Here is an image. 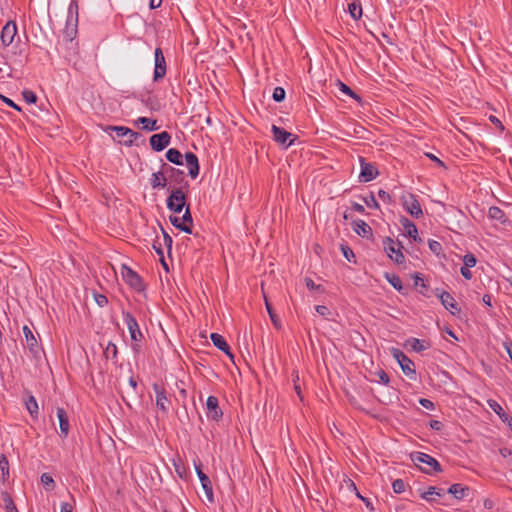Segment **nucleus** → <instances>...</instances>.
<instances>
[{
  "instance_id": "nucleus-1",
  "label": "nucleus",
  "mask_w": 512,
  "mask_h": 512,
  "mask_svg": "<svg viewBox=\"0 0 512 512\" xmlns=\"http://www.w3.org/2000/svg\"><path fill=\"white\" fill-rule=\"evenodd\" d=\"M412 461L426 474L441 472L440 463L429 454L423 452H414L411 454Z\"/></svg>"
},
{
  "instance_id": "nucleus-2",
  "label": "nucleus",
  "mask_w": 512,
  "mask_h": 512,
  "mask_svg": "<svg viewBox=\"0 0 512 512\" xmlns=\"http://www.w3.org/2000/svg\"><path fill=\"white\" fill-rule=\"evenodd\" d=\"M383 248L387 253L388 257L396 264H403L405 262V256L402 253V244L399 241H394L390 237L383 239Z\"/></svg>"
},
{
  "instance_id": "nucleus-3",
  "label": "nucleus",
  "mask_w": 512,
  "mask_h": 512,
  "mask_svg": "<svg viewBox=\"0 0 512 512\" xmlns=\"http://www.w3.org/2000/svg\"><path fill=\"white\" fill-rule=\"evenodd\" d=\"M108 129L114 131L117 138H125L123 141L119 142L127 147L132 146L137 143L139 139L143 138L141 133L135 132L125 126H109Z\"/></svg>"
},
{
  "instance_id": "nucleus-4",
  "label": "nucleus",
  "mask_w": 512,
  "mask_h": 512,
  "mask_svg": "<svg viewBox=\"0 0 512 512\" xmlns=\"http://www.w3.org/2000/svg\"><path fill=\"white\" fill-rule=\"evenodd\" d=\"M167 208L174 213H181L186 205V195L182 187L175 188L166 200Z\"/></svg>"
},
{
  "instance_id": "nucleus-5",
  "label": "nucleus",
  "mask_w": 512,
  "mask_h": 512,
  "mask_svg": "<svg viewBox=\"0 0 512 512\" xmlns=\"http://www.w3.org/2000/svg\"><path fill=\"white\" fill-rule=\"evenodd\" d=\"M392 355L399 363L403 373L411 379H414L416 376V371L413 368L414 363L412 360L404 352L396 348L392 350Z\"/></svg>"
},
{
  "instance_id": "nucleus-6",
  "label": "nucleus",
  "mask_w": 512,
  "mask_h": 512,
  "mask_svg": "<svg viewBox=\"0 0 512 512\" xmlns=\"http://www.w3.org/2000/svg\"><path fill=\"white\" fill-rule=\"evenodd\" d=\"M121 273L123 280L135 291L141 292L145 289L142 278L130 267L123 265Z\"/></svg>"
},
{
  "instance_id": "nucleus-7",
  "label": "nucleus",
  "mask_w": 512,
  "mask_h": 512,
  "mask_svg": "<svg viewBox=\"0 0 512 512\" xmlns=\"http://www.w3.org/2000/svg\"><path fill=\"white\" fill-rule=\"evenodd\" d=\"M123 320L127 325L131 340L133 342H141L144 339V335L139 328V324L136 318L128 311H122Z\"/></svg>"
},
{
  "instance_id": "nucleus-8",
  "label": "nucleus",
  "mask_w": 512,
  "mask_h": 512,
  "mask_svg": "<svg viewBox=\"0 0 512 512\" xmlns=\"http://www.w3.org/2000/svg\"><path fill=\"white\" fill-rule=\"evenodd\" d=\"M162 169H164L167 181L169 180L171 183L180 185V187L182 184L188 186V182L185 180V173L183 170L170 166L165 162L162 163Z\"/></svg>"
},
{
  "instance_id": "nucleus-9",
  "label": "nucleus",
  "mask_w": 512,
  "mask_h": 512,
  "mask_svg": "<svg viewBox=\"0 0 512 512\" xmlns=\"http://www.w3.org/2000/svg\"><path fill=\"white\" fill-rule=\"evenodd\" d=\"M197 476L209 502L214 501L213 488L210 478L202 471V464L199 461L194 463Z\"/></svg>"
},
{
  "instance_id": "nucleus-10",
  "label": "nucleus",
  "mask_w": 512,
  "mask_h": 512,
  "mask_svg": "<svg viewBox=\"0 0 512 512\" xmlns=\"http://www.w3.org/2000/svg\"><path fill=\"white\" fill-rule=\"evenodd\" d=\"M154 56H155V68H154L153 80L155 82H157L166 75V61H165V57L163 55L162 49L160 47H157L155 49Z\"/></svg>"
},
{
  "instance_id": "nucleus-11",
  "label": "nucleus",
  "mask_w": 512,
  "mask_h": 512,
  "mask_svg": "<svg viewBox=\"0 0 512 512\" xmlns=\"http://www.w3.org/2000/svg\"><path fill=\"white\" fill-rule=\"evenodd\" d=\"M149 142L154 151L160 152L169 146L171 142V135L167 131H162L161 133L152 135Z\"/></svg>"
},
{
  "instance_id": "nucleus-12",
  "label": "nucleus",
  "mask_w": 512,
  "mask_h": 512,
  "mask_svg": "<svg viewBox=\"0 0 512 512\" xmlns=\"http://www.w3.org/2000/svg\"><path fill=\"white\" fill-rule=\"evenodd\" d=\"M403 206L414 218H420L423 215L420 202L414 194H409L407 197H403Z\"/></svg>"
},
{
  "instance_id": "nucleus-13",
  "label": "nucleus",
  "mask_w": 512,
  "mask_h": 512,
  "mask_svg": "<svg viewBox=\"0 0 512 512\" xmlns=\"http://www.w3.org/2000/svg\"><path fill=\"white\" fill-rule=\"evenodd\" d=\"M206 414L207 418L213 421H219L223 417V412L219 407L218 398L215 396H209L206 401Z\"/></svg>"
},
{
  "instance_id": "nucleus-14",
  "label": "nucleus",
  "mask_w": 512,
  "mask_h": 512,
  "mask_svg": "<svg viewBox=\"0 0 512 512\" xmlns=\"http://www.w3.org/2000/svg\"><path fill=\"white\" fill-rule=\"evenodd\" d=\"M360 164L361 172L359 177L361 182H370L378 176L377 168L372 163L366 162L363 157H360Z\"/></svg>"
},
{
  "instance_id": "nucleus-15",
  "label": "nucleus",
  "mask_w": 512,
  "mask_h": 512,
  "mask_svg": "<svg viewBox=\"0 0 512 512\" xmlns=\"http://www.w3.org/2000/svg\"><path fill=\"white\" fill-rule=\"evenodd\" d=\"M272 133L274 140L278 144L284 145L286 148L291 146L294 140L296 139V137L290 139L293 136V134L286 131L284 128L278 127L276 125H272Z\"/></svg>"
},
{
  "instance_id": "nucleus-16",
  "label": "nucleus",
  "mask_w": 512,
  "mask_h": 512,
  "mask_svg": "<svg viewBox=\"0 0 512 512\" xmlns=\"http://www.w3.org/2000/svg\"><path fill=\"white\" fill-rule=\"evenodd\" d=\"M17 35V25L14 21H8L1 31V43L4 47L12 44L15 36Z\"/></svg>"
},
{
  "instance_id": "nucleus-17",
  "label": "nucleus",
  "mask_w": 512,
  "mask_h": 512,
  "mask_svg": "<svg viewBox=\"0 0 512 512\" xmlns=\"http://www.w3.org/2000/svg\"><path fill=\"white\" fill-rule=\"evenodd\" d=\"M153 390L156 394V406L159 410H161L164 414H167L168 411H169V407H168V404L170 403V401L168 400L167 396H166V391L165 389L157 384V383H154L153 384Z\"/></svg>"
},
{
  "instance_id": "nucleus-18",
  "label": "nucleus",
  "mask_w": 512,
  "mask_h": 512,
  "mask_svg": "<svg viewBox=\"0 0 512 512\" xmlns=\"http://www.w3.org/2000/svg\"><path fill=\"white\" fill-rule=\"evenodd\" d=\"M23 333H24L25 343H26V346L29 349V351L35 356L38 355V353L41 350V347L38 343L36 336L33 334L32 330L27 325H25V326H23Z\"/></svg>"
},
{
  "instance_id": "nucleus-19",
  "label": "nucleus",
  "mask_w": 512,
  "mask_h": 512,
  "mask_svg": "<svg viewBox=\"0 0 512 512\" xmlns=\"http://www.w3.org/2000/svg\"><path fill=\"white\" fill-rule=\"evenodd\" d=\"M400 223L404 228L406 235L411 238L414 242L421 243L422 239L418 236L417 226L408 218L402 217Z\"/></svg>"
},
{
  "instance_id": "nucleus-20",
  "label": "nucleus",
  "mask_w": 512,
  "mask_h": 512,
  "mask_svg": "<svg viewBox=\"0 0 512 512\" xmlns=\"http://www.w3.org/2000/svg\"><path fill=\"white\" fill-rule=\"evenodd\" d=\"M185 160L187 167L189 169V176L192 179H195L199 175L200 166H199V160L196 154L193 152H187L185 153Z\"/></svg>"
},
{
  "instance_id": "nucleus-21",
  "label": "nucleus",
  "mask_w": 512,
  "mask_h": 512,
  "mask_svg": "<svg viewBox=\"0 0 512 512\" xmlns=\"http://www.w3.org/2000/svg\"><path fill=\"white\" fill-rule=\"evenodd\" d=\"M210 339L215 347L225 353L229 358L233 359L234 355L231 352L230 346L222 335L218 333H211Z\"/></svg>"
},
{
  "instance_id": "nucleus-22",
  "label": "nucleus",
  "mask_w": 512,
  "mask_h": 512,
  "mask_svg": "<svg viewBox=\"0 0 512 512\" xmlns=\"http://www.w3.org/2000/svg\"><path fill=\"white\" fill-rule=\"evenodd\" d=\"M57 417L59 420V427H60V436L62 438H66L68 436L69 430H70V424L68 415L64 408H57Z\"/></svg>"
},
{
  "instance_id": "nucleus-23",
  "label": "nucleus",
  "mask_w": 512,
  "mask_h": 512,
  "mask_svg": "<svg viewBox=\"0 0 512 512\" xmlns=\"http://www.w3.org/2000/svg\"><path fill=\"white\" fill-rule=\"evenodd\" d=\"M352 228L357 235L363 238H370L373 235L372 228L364 220H354Z\"/></svg>"
},
{
  "instance_id": "nucleus-24",
  "label": "nucleus",
  "mask_w": 512,
  "mask_h": 512,
  "mask_svg": "<svg viewBox=\"0 0 512 512\" xmlns=\"http://www.w3.org/2000/svg\"><path fill=\"white\" fill-rule=\"evenodd\" d=\"M439 299L442 305L452 314L460 312V308H458L457 302L449 292L441 293V295H439Z\"/></svg>"
},
{
  "instance_id": "nucleus-25",
  "label": "nucleus",
  "mask_w": 512,
  "mask_h": 512,
  "mask_svg": "<svg viewBox=\"0 0 512 512\" xmlns=\"http://www.w3.org/2000/svg\"><path fill=\"white\" fill-rule=\"evenodd\" d=\"M150 185L153 189H164L167 187V177L164 173V169L161 168L160 171L155 172L151 175Z\"/></svg>"
},
{
  "instance_id": "nucleus-26",
  "label": "nucleus",
  "mask_w": 512,
  "mask_h": 512,
  "mask_svg": "<svg viewBox=\"0 0 512 512\" xmlns=\"http://www.w3.org/2000/svg\"><path fill=\"white\" fill-rule=\"evenodd\" d=\"M103 355L106 360H111L114 364L118 363V348L116 344L112 341H109L105 347Z\"/></svg>"
},
{
  "instance_id": "nucleus-27",
  "label": "nucleus",
  "mask_w": 512,
  "mask_h": 512,
  "mask_svg": "<svg viewBox=\"0 0 512 512\" xmlns=\"http://www.w3.org/2000/svg\"><path fill=\"white\" fill-rule=\"evenodd\" d=\"M470 489L468 486L462 485V484H453L449 487L448 493L453 495L456 499L461 500L465 498Z\"/></svg>"
},
{
  "instance_id": "nucleus-28",
  "label": "nucleus",
  "mask_w": 512,
  "mask_h": 512,
  "mask_svg": "<svg viewBox=\"0 0 512 512\" xmlns=\"http://www.w3.org/2000/svg\"><path fill=\"white\" fill-rule=\"evenodd\" d=\"M166 159L175 165H183V155L176 148H170L167 150Z\"/></svg>"
},
{
  "instance_id": "nucleus-29",
  "label": "nucleus",
  "mask_w": 512,
  "mask_h": 512,
  "mask_svg": "<svg viewBox=\"0 0 512 512\" xmlns=\"http://www.w3.org/2000/svg\"><path fill=\"white\" fill-rule=\"evenodd\" d=\"M407 343L411 346L415 352H422L430 348V343L426 340H420L418 338H410Z\"/></svg>"
},
{
  "instance_id": "nucleus-30",
  "label": "nucleus",
  "mask_w": 512,
  "mask_h": 512,
  "mask_svg": "<svg viewBox=\"0 0 512 512\" xmlns=\"http://www.w3.org/2000/svg\"><path fill=\"white\" fill-rule=\"evenodd\" d=\"M385 279L393 286L394 289L402 294H405L402 280L398 275L385 273Z\"/></svg>"
},
{
  "instance_id": "nucleus-31",
  "label": "nucleus",
  "mask_w": 512,
  "mask_h": 512,
  "mask_svg": "<svg viewBox=\"0 0 512 512\" xmlns=\"http://www.w3.org/2000/svg\"><path fill=\"white\" fill-rule=\"evenodd\" d=\"M136 123L141 124L142 128L147 131H156L159 129L156 119H151V118H147V117H139L137 119Z\"/></svg>"
},
{
  "instance_id": "nucleus-32",
  "label": "nucleus",
  "mask_w": 512,
  "mask_h": 512,
  "mask_svg": "<svg viewBox=\"0 0 512 512\" xmlns=\"http://www.w3.org/2000/svg\"><path fill=\"white\" fill-rule=\"evenodd\" d=\"M9 478V461L7 457L2 454L0 456V482L5 483Z\"/></svg>"
},
{
  "instance_id": "nucleus-33",
  "label": "nucleus",
  "mask_w": 512,
  "mask_h": 512,
  "mask_svg": "<svg viewBox=\"0 0 512 512\" xmlns=\"http://www.w3.org/2000/svg\"><path fill=\"white\" fill-rule=\"evenodd\" d=\"M488 216L489 218L497 220L500 223H505L507 221L504 211L497 206H492L489 208Z\"/></svg>"
},
{
  "instance_id": "nucleus-34",
  "label": "nucleus",
  "mask_w": 512,
  "mask_h": 512,
  "mask_svg": "<svg viewBox=\"0 0 512 512\" xmlns=\"http://www.w3.org/2000/svg\"><path fill=\"white\" fill-rule=\"evenodd\" d=\"M25 406L31 417L36 418L38 416V403L33 395L25 400Z\"/></svg>"
},
{
  "instance_id": "nucleus-35",
  "label": "nucleus",
  "mask_w": 512,
  "mask_h": 512,
  "mask_svg": "<svg viewBox=\"0 0 512 512\" xmlns=\"http://www.w3.org/2000/svg\"><path fill=\"white\" fill-rule=\"evenodd\" d=\"M170 222L172 223V225L174 227H176L180 231H183V232L188 233V234L192 233V229L190 228V226L185 224V223H182L181 217H179V216H170Z\"/></svg>"
},
{
  "instance_id": "nucleus-36",
  "label": "nucleus",
  "mask_w": 512,
  "mask_h": 512,
  "mask_svg": "<svg viewBox=\"0 0 512 512\" xmlns=\"http://www.w3.org/2000/svg\"><path fill=\"white\" fill-rule=\"evenodd\" d=\"M349 13L351 17L355 20H358L362 16V7L360 2H352L348 6Z\"/></svg>"
},
{
  "instance_id": "nucleus-37",
  "label": "nucleus",
  "mask_w": 512,
  "mask_h": 512,
  "mask_svg": "<svg viewBox=\"0 0 512 512\" xmlns=\"http://www.w3.org/2000/svg\"><path fill=\"white\" fill-rule=\"evenodd\" d=\"M265 306H266L267 312H268V314L270 316V319H271L273 325L276 328H280V319L277 316V314L274 312V310L272 308V305L268 302L266 297H265Z\"/></svg>"
},
{
  "instance_id": "nucleus-38",
  "label": "nucleus",
  "mask_w": 512,
  "mask_h": 512,
  "mask_svg": "<svg viewBox=\"0 0 512 512\" xmlns=\"http://www.w3.org/2000/svg\"><path fill=\"white\" fill-rule=\"evenodd\" d=\"M40 479L47 491H51L55 488V481L49 473H43Z\"/></svg>"
},
{
  "instance_id": "nucleus-39",
  "label": "nucleus",
  "mask_w": 512,
  "mask_h": 512,
  "mask_svg": "<svg viewBox=\"0 0 512 512\" xmlns=\"http://www.w3.org/2000/svg\"><path fill=\"white\" fill-rule=\"evenodd\" d=\"M414 279H415V285L418 286L420 285L421 286V290H419V292L425 296V297H429V295L427 294V288L428 286L426 285V283L424 282V279L422 277V274L420 273H415L414 275Z\"/></svg>"
},
{
  "instance_id": "nucleus-40",
  "label": "nucleus",
  "mask_w": 512,
  "mask_h": 512,
  "mask_svg": "<svg viewBox=\"0 0 512 512\" xmlns=\"http://www.w3.org/2000/svg\"><path fill=\"white\" fill-rule=\"evenodd\" d=\"M430 495H437L439 497L442 496V489H438L436 487H429L427 491L423 492L421 494V498L427 501H431L432 498H430Z\"/></svg>"
},
{
  "instance_id": "nucleus-41",
  "label": "nucleus",
  "mask_w": 512,
  "mask_h": 512,
  "mask_svg": "<svg viewBox=\"0 0 512 512\" xmlns=\"http://www.w3.org/2000/svg\"><path fill=\"white\" fill-rule=\"evenodd\" d=\"M487 403L489 407L499 416L500 419L504 417L506 413L504 412L503 408L497 401L489 399Z\"/></svg>"
},
{
  "instance_id": "nucleus-42",
  "label": "nucleus",
  "mask_w": 512,
  "mask_h": 512,
  "mask_svg": "<svg viewBox=\"0 0 512 512\" xmlns=\"http://www.w3.org/2000/svg\"><path fill=\"white\" fill-rule=\"evenodd\" d=\"M340 249L343 253V256L349 261V262H356L355 261V254L353 250L346 244H341Z\"/></svg>"
},
{
  "instance_id": "nucleus-43",
  "label": "nucleus",
  "mask_w": 512,
  "mask_h": 512,
  "mask_svg": "<svg viewBox=\"0 0 512 512\" xmlns=\"http://www.w3.org/2000/svg\"><path fill=\"white\" fill-rule=\"evenodd\" d=\"M339 89L341 92H343L346 95H349L351 98L360 101V97L346 84L339 81Z\"/></svg>"
},
{
  "instance_id": "nucleus-44",
  "label": "nucleus",
  "mask_w": 512,
  "mask_h": 512,
  "mask_svg": "<svg viewBox=\"0 0 512 512\" xmlns=\"http://www.w3.org/2000/svg\"><path fill=\"white\" fill-rule=\"evenodd\" d=\"M3 501L5 502V508L7 512H18L13 500L10 498L8 493L3 494Z\"/></svg>"
},
{
  "instance_id": "nucleus-45",
  "label": "nucleus",
  "mask_w": 512,
  "mask_h": 512,
  "mask_svg": "<svg viewBox=\"0 0 512 512\" xmlns=\"http://www.w3.org/2000/svg\"><path fill=\"white\" fill-rule=\"evenodd\" d=\"M394 493L401 494L406 490V484L402 479H396L392 483Z\"/></svg>"
},
{
  "instance_id": "nucleus-46",
  "label": "nucleus",
  "mask_w": 512,
  "mask_h": 512,
  "mask_svg": "<svg viewBox=\"0 0 512 512\" xmlns=\"http://www.w3.org/2000/svg\"><path fill=\"white\" fill-rule=\"evenodd\" d=\"M286 92L282 87H276L273 91L272 98L275 102H282L285 99Z\"/></svg>"
},
{
  "instance_id": "nucleus-47",
  "label": "nucleus",
  "mask_w": 512,
  "mask_h": 512,
  "mask_svg": "<svg viewBox=\"0 0 512 512\" xmlns=\"http://www.w3.org/2000/svg\"><path fill=\"white\" fill-rule=\"evenodd\" d=\"M374 375L378 377V382L388 385L390 382V378L388 374L383 369H378L374 372Z\"/></svg>"
},
{
  "instance_id": "nucleus-48",
  "label": "nucleus",
  "mask_w": 512,
  "mask_h": 512,
  "mask_svg": "<svg viewBox=\"0 0 512 512\" xmlns=\"http://www.w3.org/2000/svg\"><path fill=\"white\" fill-rule=\"evenodd\" d=\"M24 100L29 104H35L37 102V95L31 90H24L22 92Z\"/></svg>"
},
{
  "instance_id": "nucleus-49",
  "label": "nucleus",
  "mask_w": 512,
  "mask_h": 512,
  "mask_svg": "<svg viewBox=\"0 0 512 512\" xmlns=\"http://www.w3.org/2000/svg\"><path fill=\"white\" fill-rule=\"evenodd\" d=\"M428 245H429V249L435 254V255H440L443 248H442V245L440 242L436 241V240H432L430 239L429 242H428Z\"/></svg>"
},
{
  "instance_id": "nucleus-50",
  "label": "nucleus",
  "mask_w": 512,
  "mask_h": 512,
  "mask_svg": "<svg viewBox=\"0 0 512 512\" xmlns=\"http://www.w3.org/2000/svg\"><path fill=\"white\" fill-rule=\"evenodd\" d=\"M463 263H464V266L472 268V267H474L476 265L477 259H476L474 254L467 253L463 257Z\"/></svg>"
},
{
  "instance_id": "nucleus-51",
  "label": "nucleus",
  "mask_w": 512,
  "mask_h": 512,
  "mask_svg": "<svg viewBox=\"0 0 512 512\" xmlns=\"http://www.w3.org/2000/svg\"><path fill=\"white\" fill-rule=\"evenodd\" d=\"M364 202L369 208L379 209V203L377 202L373 193L365 197Z\"/></svg>"
},
{
  "instance_id": "nucleus-52",
  "label": "nucleus",
  "mask_w": 512,
  "mask_h": 512,
  "mask_svg": "<svg viewBox=\"0 0 512 512\" xmlns=\"http://www.w3.org/2000/svg\"><path fill=\"white\" fill-rule=\"evenodd\" d=\"M161 230L163 233L164 245L167 248L168 254H170L171 250H172V244H173L172 237L162 227H161Z\"/></svg>"
},
{
  "instance_id": "nucleus-53",
  "label": "nucleus",
  "mask_w": 512,
  "mask_h": 512,
  "mask_svg": "<svg viewBox=\"0 0 512 512\" xmlns=\"http://www.w3.org/2000/svg\"><path fill=\"white\" fill-rule=\"evenodd\" d=\"M181 221H182V223L189 225L190 228L192 229L193 218H192L189 206L186 207V210H185L183 216L181 217Z\"/></svg>"
},
{
  "instance_id": "nucleus-54",
  "label": "nucleus",
  "mask_w": 512,
  "mask_h": 512,
  "mask_svg": "<svg viewBox=\"0 0 512 512\" xmlns=\"http://www.w3.org/2000/svg\"><path fill=\"white\" fill-rule=\"evenodd\" d=\"M67 16L78 18V2L76 0L70 2Z\"/></svg>"
},
{
  "instance_id": "nucleus-55",
  "label": "nucleus",
  "mask_w": 512,
  "mask_h": 512,
  "mask_svg": "<svg viewBox=\"0 0 512 512\" xmlns=\"http://www.w3.org/2000/svg\"><path fill=\"white\" fill-rule=\"evenodd\" d=\"M305 284H306V287L309 289V290H317V291H323V287L319 284H315V282L309 278V277H306L305 278Z\"/></svg>"
},
{
  "instance_id": "nucleus-56",
  "label": "nucleus",
  "mask_w": 512,
  "mask_h": 512,
  "mask_svg": "<svg viewBox=\"0 0 512 512\" xmlns=\"http://www.w3.org/2000/svg\"><path fill=\"white\" fill-rule=\"evenodd\" d=\"M94 299L99 307H104L108 304V298L103 294L95 293Z\"/></svg>"
},
{
  "instance_id": "nucleus-57",
  "label": "nucleus",
  "mask_w": 512,
  "mask_h": 512,
  "mask_svg": "<svg viewBox=\"0 0 512 512\" xmlns=\"http://www.w3.org/2000/svg\"><path fill=\"white\" fill-rule=\"evenodd\" d=\"M0 100L7 104L8 106L12 107L13 109L17 110V111H21V108L19 105H17L16 103H14L10 98L8 97H5L3 95L0 94Z\"/></svg>"
},
{
  "instance_id": "nucleus-58",
  "label": "nucleus",
  "mask_w": 512,
  "mask_h": 512,
  "mask_svg": "<svg viewBox=\"0 0 512 512\" xmlns=\"http://www.w3.org/2000/svg\"><path fill=\"white\" fill-rule=\"evenodd\" d=\"M378 197L385 203H391L392 202V198L390 196V194L388 192H386L385 190L383 189H380L378 191Z\"/></svg>"
},
{
  "instance_id": "nucleus-59",
  "label": "nucleus",
  "mask_w": 512,
  "mask_h": 512,
  "mask_svg": "<svg viewBox=\"0 0 512 512\" xmlns=\"http://www.w3.org/2000/svg\"><path fill=\"white\" fill-rule=\"evenodd\" d=\"M315 310H316V312H317L319 315H321V316H323V317H326V316H328V315L330 314V310H329V308H328L327 306H325V305H317V306L315 307Z\"/></svg>"
},
{
  "instance_id": "nucleus-60",
  "label": "nucleus",
  "mask_w": 512,
  "mask_h": 512,
  "mask_svg": "<svg viewBox=\"0 0 512 512\" xmlns=\"http://www.w3.org/2000/svg\"><path fill=\"white\" fill-rule=\"evenodd\" d=\"M76 32H77L76 29L65 26L64 34L68 40H70V41L73 40L74 36L76 35Z\"/></svg>"
},
{
  "instance_id": "nucleus-61",
  "label": "nucleus",
  "mask_w": 512,
  "mask_h": 512,
  "mask_svg": "<svg viewBox=\"0 0 512 512\" xmlns=\"http://www.w3.org/2000/svg\"><path fill=\"white\" fill-rule=\"evenodd\" d=\"M461 275L466 279L470 280L472 278V272L470 271V267L462 266L460 268Z\"/></svg>"
},
{
  "instance_id": "nucleus-62",
  "label": "nucleus",
  "mask_w": 512,
  "mask_h": 512,
  "mask_svg": "<svg viewBox=\"0 0 512 512\" xmlns=\"http://www.w3.org/2000/svg\"><path fill=\"white\" fill-rule=\"evenodd\" d=\"M419 403L426 409H429V410H432L434 409V403L429 400V399H426V398H421L419 400Z\"/></svg>"
},
{
  "instance_id": "nucleus-63",
  "label": "nucleus",
  "mask_w": 512,
  "mask_h": 512,
  "mask_svg": "<svg viewBox=\"0 0 512 512\" xmlns=\"http://www.w3.org/2000/svg\"><path fill=\"white\" fill-rule=\"evenodd\" d=\"M77 23H78V18L72 17V16H67V20H66V26L67 27H71V28L76 29L77 28Z\"/></svg>"
},
{
  "instance_id": "nucleus-64",
  "label": "nucleus",
  "mask_w": 512,
  "mask_h": 512,
  "mask_svg": "<svg viewBox=\"0 0 512 512\" xmlns=\"http://www.w3.org/2000/svg\"><path fill=\"white\" fill-rule=\"evenodd\" d=\"M429 426L436 431H440L443 428V423L439 420H431Z\"/></svg>"
}]
</instances>
